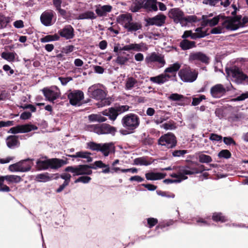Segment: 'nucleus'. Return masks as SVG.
Wrapping results in <instances>:
<instances>
[{"mask_svg":"<svg viewBox=\"0 0 248 248\" xmlns=\"http://www.w3.org/2000/svg\"><path fill=\"white\" fill-rule=\"evenodd\" d=\"M60 36L57 34H55L53 35H48L40 39V41L42 43H46L50 41H57L59 40Z\"/></svg>","mask_w":248,"mask_h":248,"instance_id":"43","label":"nucleus"},{"mask_svg":"<svg viewBox=\"0 0 248 248\" xmlns=\"http://www.w3.org/2000/svg\"><path fill=\"white\" fill-rule=\"evenodd\" d=\"M116 109V111L118 112V114H121L123 113H124L127 111H128L130 108V107L128 105H122L119 106L118 107H115Z\"/></svg>","mask_w":248,"mask_h":248,"instance_id":"50","label":"nucleus"},{"mask_svg":"<svg viewBox=\"0 0 248 248\" xmlns=\"http://www.w3.org/2000/svg\"><path fill=\"white\" fill-rule=\"evenodd\" d=\"M218 157L221 158H225V159H228L230 158L231 156V152L226 149L222 150L220 152H219L218 154Z\"/></svg>","mask_w":248,"mask_h":248,"instance_id":"47","label":"nucleus"},{"mask_svg":"<svg viewBox=\"0 0 248 248\" xmlns=\"http://www.w3.org/2000/svg\"><path fill=\"white\" fill-rule=\"evenodd\" d=\"M223 141L224 143L227 145H230L231 144L235 145L236 142L233 140V139L230 137H224L223 138Z\"/></svg>","mask_w":248,"mask_h":248,"instance_id":"59","label":"nucleus"},{"mask_svg":"<svg viewBox=\"0 0 248 248\" xmlns=\"http://www.w3.org/2000/svg\"><path fill=\"white\" fill-rule=\"evenodd\" d=\"M10 21L9 17H5L2 15H0V28H3L6 27L7 24Z\"/></svg>","mask_w":248,"mask_h":248,"instance_id":"46","label":"nucleus"},{"mask_svg":"<svg viewBox=\"0 0 248 248\" xmlns=\"http://www.w3.org/2000/svg\"><path fill=\"white\" fill-rule=\"evenodd\" d=\"M1 178L3 179V181L5 180L8 182L9 183H17L21 180V178L19 176L16 175H6L1 177Z\"/></svg>","mask_w":248,"mask_h":248,"instance_id":"37","label":"nucleus"},{"mask_svg":"<svg viewBox=\"0 0 248 248\" xmlns=\"http://www.w3.org/2000/svg\"><path fill=\"white\" fill-rule=\"evenodd\" d=\"M128 23L124 28L128 32L136 31L142 27L141 24L140 22H134L132 17L131 21H129Z\"/></svg>","mask_w":248,"mask_h":248,"instance_id":"28","label":"nucleus"},{"mask_svg":"<svg viewBox=\"0 0 248 248\" xmlns=\"http://www.w3.org/2000/svg\"><path fill=\"white\" fill-rule=\"evenodd\" d=\"M244 118L245 116L242 113H238L232 116V119L233 122H237L244 119Z\"/></svg>","mask_w":248,"mask_h":248,"instance_id":"61","label":"nucleus"},{"mask_svg":"<svg viewBox=\"0 0 248 248\" xmlns=\"http://www.w3.org/2000/svg\"><path fill=\"white\" fill-rule=\"evenodd\" d=\"M91 180V178L89 176H81L78 177L77 179H76L75 181V183H77L79 182H81L84 184H87L89 183Z\"/></svg>","mask_w":248,"mask_h":248,"instance_id":"54","label":"nucleus"},{"mask_svg":"<svg viewBox=\"0 0 248 248\" xmlns=\"http://www.w3.org/2000/svg\"><path fill=\"white\" fill-rule=\"evenodd\" d=\"M16 54L15 52H3L1 54V57L9 62H14Z\"/></svg>","mask_w":248,"mask_h":248,"instance_id":"40","label":"nucleus"},{"mask_svg":"<svg viewBox=\"0 0 248 248\" xmlns=\"http://www.w3.org/2000/svg\"><path fill=\"white\" fill-rule=\"evenodd\" d=\"M222 26L228 30H236L240 28H242V24L239 21L238 16L233 18H226L223 20L221 23Z\"/></svg>","mask_w":248,"mask_h":248,"instance_id":"13","label":"nucleus"},{"mask_svg":"<svg viewBox=\"0 0 248 248\" xmlns=\"http://www.w3.org/2000/svg\"><path fill=\"white\" fill-rule=\"evenodd\" d=\"M54 12L52 10H47L44 12L41 15V23L45 26H50L53 24L52 18Z\"/></svg>","mask_w":248,"mask_h":248,"instance_id":"19","label":"nucleus"},{"mask_svg":"<svg viewBox=\"0 0 248 248\" xmlns=\"http://www.w3.org/2000/svg\"><path fill=\"white\" fill-rule=\"evenodd\" d=\"M227 91L222 84H217L211 87L210 93L213 97L218 98L223 96Z\"/></svg>","mask_w":248,"mask_h":248,"instance_id":"18","label":"nucleus"},{"mask_svg":"<svg viewBox=\"0 0 248 248\" xmlns=\"http://www.w3.org/2000/svg\"><path fill=\"white\" fill-rule=\"evenodd\" d=\"M166 16L163 14H158L153 17L149 18L146 20L149 25L162 26L166 20Z\"/></svg>","mask_w":248,"mask_h":248,"instance_id":"20","label":"nucleus"},{"mask_svg":"<svg viewBox=\"0 0 248 248\" xmlns=\"http://www.w3.org/2000/svg\"><path fill=\"white\" fill-rule=\"evenodd\" d=\"M181 67V64L178 62L174 63L171 64L169 67L165 69L164 72L174 74L175 76L176 73L179 70Z\"/></svg>","mask_w":248,"mask_h":248,"instance_id":"36","label":"nucleus"},{"mask_svg":"<svg viewBox=\"0 0 248 248\" xmlns=\"http://www.w3.org/2000/svg\"><path fill=\"white\" fill-rule=\"evenodd\" d=\"M189 61H198L203 63H208L209 58L202 52H192L189 56Z\"/></svg>","mask_w":248,"mask_h":248,"instance_id":"21","label":"nucleus"},{"mask_svg":"<svg viewBox=\"0 0 248 248\" xmlns=\"http://www.w3.org/2000/svg\"><path fill=\"white\" fill-rule=\"evenodd\" d=\"M6 144L9 148H13L19 144L17 137L9 136L6 139Z\"/></svg>","mask_w":248,"mask_h":248,"instance_id":"35","label":"nucleus"},{"mask_svg":"<svg viewBox=\"0 0 248 248\" xmlns=\"http://www.w3.org/2000/svg\"><path fill=\"white\" fill-rule=\"evenodd\" d=\"M92 166L87 165H80L76 166H68L65 168V171L70 172L73 173V176L82 175H90L92 173L91 170Z\"/></svg>","mask_w":248,"mask_h":248,"instance_id":"9","label":"nucleus"},{"mask_svg":"<svg viewBox=\"0 0 248 248\" xmlns=\"http://www.w3.org/2000/svg\"><path fill=\"white\" fill-rule=\"evenodd\" d=\"M88 119L91 122H104L107 118L99 114H92L88 116Z\"/></svg>","mask_w":248,"mask_h":248,"instance_id":"38","label":"nucleus"},{"mask_svg":"<svg viewBox=\"0 0 248 248\" xmlns=\"http://www.w3.org/2000/svg\"><path fill=\"white\" fill-rule=\"evenodd\" d=\"M10 188L6 185H3V179L0 177V191L8 192Z\"/></svg>","mask_w":248,"mask_h":248,"instance_id":"58","label":"nucleus"},{"mask_svg":"<svg viewBox=\"0 0 248 248\" xmlns=\"http://www.w3.org/2000/svg\"><path fill=\"white\" fill-rule=\"evenodd\" d=\"M223 20V17L221 16H218L216 17H214L212 19H208L206 20V23L207 25L210 26H214L217 25L218 22H220L221 23Z\"/></svg>","mask_w":248,"mask_h":248,"instance_id":"41","label":"nucleus"},{"mask_svg":"<svg viewBox=\"0 0 248 248\" xmlns=\"http://www.w3.org/2000/svg\"><path fill=\"white\" fill-rule=\"evenodd\" d=\"M225 28L223 26H218L213 28L210 32L212 34H219L224 32V29Z\"/></svg>","mask_w":248,"mask_h":248,"instance_id":"56","label":"nucleus"},{"mask_svg":"<svg viewBox=\"0 0 248 248\" xmlns=\"http://www.w3.org/2000/svg\"><path fill=\"white\" fill-rule=\"evenodd\" d=\"M91 153L87 152L80 151L77 152L75 154L69 155V156L73 158L80 157L82 158H85L87 159L88 162L92 161V158L90 156Z\"/></svg>","mask_w":248,"mask_h":248,"instance_id":"32","label":"nucleus"},{"mask_svg":"<svg viewBox=\"0 0 248 248\" xmlns=\"http://www.w3.org/2000/svg\"><path fill=\"white\" fill-rule=\"evenodd\" d=\"M199 169L197 168H190L188 166H178L176 167L175 172L170 174V176L175 178V182L180 183L182 181L187 179L186 175H192L198 173L204 170L203 165H201Z\"/></svg>","mask_w":248,"mask_h":248,"instance_id":"1","label":"nucleus"},{"mask_svg":"<svg viewBox=\"0 0 248 248\" xmlns=\"http://www.w3.org/2000/svg\"><path fill=\"white\" fill-rule=\"evenodd\" d=\"M128 61V58L122 56H118L115 62L119 65H124Z\"/></svg>","mask_w":248,"mask_h":248,"instance_id":"51","label":"nucleus"},{"mask_svg":"<svg viewBox=\"0 0 248 248\" xmlns=\"http://www.w3.org/2000/svg\"><path fill=\"white\" fill-rule=\"evenodd\" d=\"M92 168L96 170L97 168H104L102 171L103 173H108L111 172L109 165L104 164L102 161H96L92 166Z\"/></svg>","mask_w":248,"mask_h":248,"instance_id":"29","label":"nucleus"},{"mask_svg":"<svg viewBox=\"0 0 248 248\" xmlns=\"http://www.w3.org/2000/svg\"><path fill=\"white\" fill-rule=\"evenodd\" d=\"M102 85L101 84H95L88 89V93L90 97L97 100H101V106H108L111 103L108 98H106V93L102 89Z\"/></svg>","mask_w":248,"mask_h":248,"instance_id":"5","label":"nucleus"},{"mask_svg":"<svg viewBox=\"0 0 248 248\" xmlns=\"http://www.w3.org/2000/svg\"><path fill=\"white\" fill-rule=\"evenodd\" d=\"M59 79L62 85H65L70 81L72 80V78L71 77H59Z\"/></svg>","mask_w":248,"mask_h":248,"instance_id":"63","label":"nucleus"},{"mask_svg":"<svg viewBox=\"0 0 248 248\" xmlns=\"http://www.w3.org/2000/svg\"><path fill=\"white\" fill-rule=\"evenodd\" d=\"M199 160L202 163H209L212 161V157L208 155L203 154H199Z\"/></svg>","mask_w":248,"mask_h":248,"instance_id":"45","label":"nucleus"},{"mask_svg":"<svg viewBox=\"0 0 248 248\" xmlns=\"http://www.w3.org/2000/svg\"><path fill=\"white\" fill-rule=\"evenodd\" d=\"M134 163L137 165H148L149 164L144 159L142 158H136L134 160Z\"/></svg>","mask_w":248,"mask_h":248,"instance_id":"57","label":"nucleus"},{"mask_svg":"<svg viewBox=\"0 0 248 248\" xmlns=\"http://www.w3.org/2000/svg\"><path fill=\"white\" fill-rule=\"evenodd\" d=\"M36 178L41 182H47L51 179L47 173L38 174Z\"/></svg>","mask_w":248,"mask_h":248,"instance_id":"48","label":"nucleus"},{"mask_svg":"<svg viewBox=\"0 0 248 248\" xmlns=\"http://www.w3.org/2000/svg\"><path fill=\"white\" fill-rule=\"evenodd\" d=\"M68 98L72 105L80 106L82 103V100L84 98V93L81 91L74 90L69 93Z\"/></svg>","mask_w":248,"mask_h":248,"instance_id":"14","label":"nucleus"},{"mask_svg":"<svg viewBox=\"0 0 248 248\" xmlns=\"http://www.w3.org/2000/svg\"><path fill=\"white\" fill-rule=\"evenodd\" d=\"M156 0H147L144 2V8L149 11H156L157 7Z\"/></svg>","mask_w":248,"mask_h":248,"instance_id":"33","label":"nucleus"},{"mask_svg":"<svg viewBox=\"0 0 248 248\" xmlns=\"http://www.w3.org/2000/svg\"><path fill=\"white\" fill-rule=\"evenodd\" d=\"M86 129L98 135L110 134L114 135L117 131L115 127L107 124L88 125H87Z\"/></svg>","mask_w":248,"mask_h":248,"instance_id":"6","label":"nucleus"},{"mask_svg":"<svg viewBox=\"0 0 248 248\" xmlns=\"http://www.w3.org/2000/svg\"><path fill=\"white\" fill-rule=\"evenodd\" d=\"M42 91L46 99L50 102H53L61 95L60 90L56 86L45 88Z\"/></svg>","mask_w":248,"mask_h":248,"instance_id":"12","label":"nucleus"},{"mask_svg":"<svg viewBox=\"0 0 248 248\" xmlns=\"http://www.w3.org/2000/svg\"><path fill=\"white\" fill-rule=\"evenodd\" d=\"M212 218L216 221L224 222L226 221L225 217L220 213H214L213 215Z\"/></svg>","mask_w":248,"mask_h":248,"instance_id":"49","label":"nucleus"},{"mask_svg":"<svg viewBox=\"0 0 248 248\" xmlns=\"http://www.w3.org/2000/svg\"><path fill=\"white\" fill-rule=\"evenodd\" d=\"M170 78V75L164 73L156 77H151L150 80L154 83L161 84L168 81Z\"/></svg>","mask_w":248,"mask_h":248,"instance_id":"24","label":"nucleus"},{"mask_svg":"<svg viewBox=\"0 0 248 248\" xmlns=\"http://www.w3.org/2000/svg\"><path fill=\"white\" fill-rule=\"evenodd\" d=\"M112 6L109 5L101 6L99 5L96 6L95 12L97 15L99 16H106L108 13L111 12Z\"/></svg>","mask_w":248,"mask_h":248,"instance_id":"27","label":"nucleus"},{"mask_svg":"<svg viewBox=\"0 0 248 248\" xmlns=\"http://www.w3.org/2000/svg\"><path fill=\"white\" fill-rule=\"evenodd\" d=\"M206 35V33H198L196 32L193 33L192 31H191V35L190 37L192 39H196L198 38H202L205 36Z\"/></svg>","mask_w":248,"mask_h":248,"instance_id":"62","label":"nucleus"},{"mask_svg":"<svg viewBox=\"0 0 248 248\" xmlns=\"http://www.w3.org/2000/svg\"><path fill=\"white\" fill-rule=\"evenodd\" d=\"M88 147L93 151H99L101 143H96L93 142H90L87 144Z\"/></svg>","mask_w":248,"mask_h":248,"instance_id":"53","label":"nucleus"},{"mask_svg":"<svg viewBox=\"0 0 248 248\" xmlns=\"http://www.w3.org/2000/svg\"><path fill=\"white\" fill-rule=\"evenodd\" d=\"M36 129V126L31 124L18 125L11 128L9 132L13 134L26 133Z\"/></svg>","mask_w":248,"mask_h":248,"instance_id":"17","label":"nucleus"},{"mask_svg":"<svg viewBox=\"0 0 248 248\" xmlns=\"http://www.w3.org/2000/svg\"><path fill=\"white\" fill-rule=\"evenodd\" d=\"M169 16L173 19L175 23H180L182 27L186 26L190 23L198 21L196 16H185L184 13L179 8L171 9L169 12Z\"/></svg>","mask_w":248,"mask_h":248,"instance_id":"2","label":"nucleus"},{"mask_svg":"<svg viewBox=\"0 0 248 248\" xmlns=\"http://www.w3.org/2000/svg\"><path fill=\"white\" fill-rule=\"evenodd\" d=\"M145 61L148 64L156 62L160 64L161 66H164L166 63L164 57L161 54L155 52L148 54Z\"/></svg>","mask_w":248,"mask_h":248,"instance_id":"15","label":"nucleus"},{"mask_svg":"<svg viewBox=\"0 0 248 248\" xmlns=\"http://www.w3.org/2000/svg\"><path fill=\"white\" fill-rule=\"evenodd\" d=\"M32 160L29 158L21 160L9 166L10 171L26 172L29 171L33 165Z\"/></svg>","mask_w":248,"mask_h":248,"instance_id":"8","label":"nucleus"},{"mask_svg":"<svg viewBox=\"0 0 248 248\" xmlns=\"http://www.w3.org/2000/svg\"><path fill=\"white\" fill-rule=\"evenodd\" d=\"M60 35L66 39H72L74 37V29L70 25L65 26L62 30L59 31Z\"/></svg>","mask_w":248,"mask_h":248,"instance_id":"23","label":"nucleus"},{"mask_svg":"<svg viewBox=\"0 0 248 248\" xmlns=\"http://www.w3.org/2000/svg\"><path fill=\"white\" fill-rule=\"evenodd\" d=\"M158 143L159 145L165 146L168 149L172 148L176 145V138L173 134L168 133L159 138L158 140Z\"/></svg>","mask_w":248,"mask_h":248,"instance_id":"11","label":"nucleus"},{"mask_svg":"<svg viewBox=\"0 0 248 248\" xmlns=\"http://www.w3.org/2000/svg\"><path fill=\"white\" fill-rule=\"evenodd\" d=\"M169 99L171 101H180L184 98V96L182 94L178 93H172L169 97Z\"/></svg>","mask_w":248,"mask_h":248,"instance_id":"52","label":"nucleus"},{"mask_svg":"<svg viewBox=\"0 0 248 248\" xmlns=\"http://www.w3.org/2000/svg\"><path fill=\"white\" fill-rule=\"evenodd\" d=\"M99 151L101 152L105 156H107L110 154L114 152L115 147L112 142L101 143Z\"/></svg>","mask_w":248,"mask_h":248,"instance_id":"22","label":"nucleus"},{"mask_svg":"<svg viewBox=\"0 0 248 248\" xmlns=\"http://www.w3.org/2000/svg\"><path fill=\"white\" fill-rule=\"evenodd\" d=\"M139 124V118L137 115L132 113L127 114L122 119V124L125 130H121L120 132L123 135L131 133L138 127Z\"/></svg>","mask_w":248,"mask_h":248,"instance_id":"4","label":"nucleus"},{"mask_svg":"<svg viewBox=\"0 0 248 248\" xmlns=\"http://www.w3.org/2000/svg\"><path fill=\"white\" fill-rule=\"evenodd\" d=\"M145 0H137L134 2L131 6V10L133 12H136L139 11V9L143 7L144 8V2Z\"/></svg>","mask_w":248,"mask_h":248,"instance_id":"42","label":"nucleus"},{"mask_svg":"<svg viewBox=\"0 0 248 248\" xmlns=\"http://www.w3.org/2000/svg\"><path fill=\"white\" fill-rule=\"evenodd\" d=\"M148 49L147 45L143 42L139 44L132 43L129 45H125L120 48V50L124 51H130L134 50L136 51H142L145 52Z\"/></svg>","mask_w":248,"mask_h":248,"instance_id":"16","label":"nucleus"},{"mask_svg":"<svg viewBox=\"0 0 248 248\" xmlns=\"http://www.w3.org/2000/svg\"><path fill=\"white\" fill-rule=\"evenodd\" d=\"M102 113L104 115L108 116L112 121L115 120L119 115L115 108H109L108 110L103 111Z\"/></svg>","mask_w":248,"mask_h":248,"instance_id":"34","label":"nucleus"},{"mask_svg":"<svg viewBox=\"0 0 248 248\" xmlns=\"http://www.w3.org/2000/svg\"><path fill=\"white\" fill-rule=\"evenodd\" d=\"M137 83L136 79L133 78H128L126 79L125 83V88L127 90H130L135 87V85Z\"/></svg>","mask_w":248,"mask_h":248,"instance_id":"44","label":"nucleus"},{"mask_svg":"<svg viewBox=\"0 0 248 248\" xmlns=\"http://www.w3.org/2000/svg\"><path fill=\"white\" fill-rule=\"evenodd\" d=\"M179 46L182 49L186 50L195 47L196 46V43L194 41L183 39L180 42Z\"/></svg>","mask_w":248,"mask_h":248,"instance_id":"30","label":"nucleus"},{"mask_svg":"<svg viewBox=\"0 0 248 248\" xmlns=\"http://www.w3.org/2000/svg\"><path fill=\"white\" fill-rule=\"evenodd\" d=\"M68 163L67 160L58 158H40L36 162V168L39 170H45L48 169H58Z\"/></svg>","mask_w":248,"mask_h":248,"instance_id":"3","label":"nucleus"},{"mask_svg":"<svg viewBox=\"0 0 248 248\" xmlns=\"http://www.w3.org/2000/svg\"><path fill=\"white\" fill-rule=\"evenodd\" d=\"M203 3L209 4L210 6H222L224 7H227L230 4V0H204Z\"/></svg>","mask_w":248,"mask_h":248,"instance_id":"25","label":"nucleus"},{"mask_svg":"<svg viewBox=\"0 0 248 248\" xmlns=\"http://www.w3.org/2000/svg\"><path fill=\"white\" fill-rule=\"evenodd\" d=\"M228 73L235 82L239 84L243 82L248 84V72L245 74L238 67H233L228 71Z\"/></svg>","mask_w":248,"mask_h":248,"instance_id":"10","label":"nucleus"},{"mask_svg":"<svg viewBox=\"0 0 248 248\" xmlns=\"http://www.w3.org/2000/svg\"><path fill=\"white\" fill-rule=\"evenodd\" d=\"M60 177L61 178L64 180V183H66L67 185L69 184L71 177V176L70 174L67 173H63L61 175Z\"/></svg>","mask_w":248,"mask_h":248,"instance_id":"60","label":"nucleus"},{"mask_svg":"<svg viewBox=\"0 0 248 248\" xmlns=\"http://www.w3.org/2000/svg\"><path fill=\"white\" fill-rule=\"evenodd\" d=\"M205 96L204 95H202L199 97L193 98L192 99V105L194 106H197L202 100H205Z\"/></svg>","mask_w":248,"mask_h":248,"instance_id":"55","label":"nucleus"},{"mask_svg":"<svg viewBox=\"0 0 248 248\" xmlns=\"http://www.w3.org/2000/svg\"><path fill=\"white\" fill-rule=\"evenodd\" d=\"M166 174L159 172H149L145 174L146 178L148 180H156L163 179Z\"/></svg>","mask_w":248,"mask_h":248,"instance_id":"31","label":"nucleus"},{"mask_svg":"<svg viewBox=\"0 0 248 248\" xmlns=\"http://www.w3.org/2000/svg\"><path fill=\"white\" fill-rule=\"evenodd\" d=\"M147 222L149 228H152L157 223L158 221L157 219L155 218H148Z\"/></svg>","mask_w":248,"mask_h":248,"instance_id":"64","label":"nucleus"},{"mask_svg":"<svg viewBox=\"0 0 248 248\" xmlns=\"http://www.w3.org/2000/svg\"><path fill=\"white\" fill-rule=\"evenodd\" d=\"M132 17V15L129 13L121 14L117 17V21L119 24L124 28L129 23L128 22L131 21Z\"/></svg>","mask_w":248,"mask_h":248,"instance_id":"26","label":"nucleus"},{"mask_svg":"<svg viewBox=\"0 0 248 248\" xmlns=\"http://www.w3.org/2000/svg\"><path fill=\"white\" fill-rule=\"evenodd\" d=\"M96 18L95 14L91 11H86L79 15L78 19H93Z\"/></svg>","mask_w":248,"mask_h":248,"instance_id":"39","label":"nucleus"},{"mask_svg":"<svg viewBox=\"0 0 248 248\" xmlns=\"http://www.w3.org/2000/svg\"><path fill=\"white\" fill-rule=\"evenodd\" d=\"M198 71L189 66L182 68L178 73L181 80L184 82L192 83L195 81L198 77Z\"/></svg>","mask_w":248,"mask_h":248,"instance_id":"7","label":"nucleus"}]
</instances>
